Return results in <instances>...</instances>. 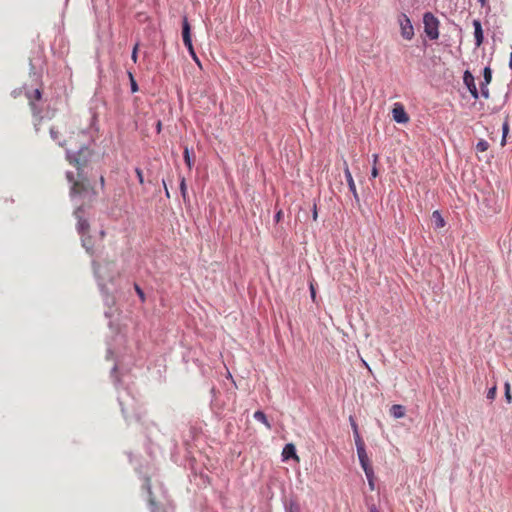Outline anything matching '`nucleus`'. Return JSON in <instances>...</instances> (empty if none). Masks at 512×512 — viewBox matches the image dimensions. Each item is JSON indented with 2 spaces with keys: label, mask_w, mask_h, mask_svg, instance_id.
<instances>
[{
  "label": "nucleus",
  "mask_w": 512,
  "mask_h": 512,
  "mask_svg": "<svg viewBox=\"0 0 512 512\" xmlns=\"http://www.w3.org/2000/svg\"><path fill=\"white\" fill-rule=\"evenodd\" d=\"M50 135L54 141L66 149V158L77 169V178L72 172L66 173V178L71 184L70 196H88L92 201L97 195L87 177L83 175V169L90 161L92 151L88 147L90 135L87 129L76 125V120L50 128Z\"/></svg>",
  "instance_id": "nucleus-1"
},
{
  "label": "nucleus",
  "mask_w": 512,
  "mask_h": 512,
  "mask_svg": "<svg viewBox=\"0 0 512 512\" xmlns=\"http://www.w3.org/2000/svg\"><path fill=\"white\" fill-rule=\"evenodd\" d=\"M424 32L430 40L439 38V20L431 13L423 15Z\"/></svg>",
  "instance_id": "nucleus-2"
},
{
  "label": "nucleus",
  "mask_w": 512,
  "mask_h": 512,
  "mask_svg": "<svg viewBox=\"0 0 512 512\" xmlns=\"http://www.w3.org/2000/svg\"><path fill=\"white\" fill-rule=\"evenodd\" d=\"M182 38H183L184 45L187 47V49L189 51V54L191 55L193 60L196 62V64L199 67H201L200 60L197 57V55H196V53L194 51L193 45H192L191 33H190V25H189L186 17L183 20Z\"/></svg>",
  "instance_id": "nucleus-3"
},
{
  "label": "nucleus",
  "mask_w": 512,
  "mask_h": 512,
  "mask_svg": "<svg viewBox=\"0 0 512 512\" xmlns=\"http://www.w3.org/2000/svg\"><path fill=\"white\" fill-rule=\"evenodd\" d=\"M113 263L98 264L95 266L96 276L103 282H112L115 278V271L113 270Z\"/></svg>",
  "instance_id": "nucleus-4"
},
{
  "label": "nucleus",
  "mask_w": 512,
  "mask_h": 512,
  "mask_svg": "<svg viewBox=\"0 0 512 512\" xmlns=\"http://www.w3.org/2000/svg\"><path fill=\"white\" fill-rule=\"evenodd\" d=\"M398 23L400 26L401 36L405 40H408V41L412 40L414 37V28H413L410 18L406 14L401 13L398 17Z\"/></svg>",
  "instance_id": "nucleus-5"
},
{
  "label": "nucleus",
  "mask_w": 512,
  "mask_h": 512,
  "mask_svg": "<svg viewBox=\"0 0 512 512\" xmlns=\"http://www.w3.org/2000/svg\"><path fill=\"white\" fill-rule=\"evenodd\" d=\"M28 97L30 99V106H31V110H32L33 116H34V127H35L36 132H38L39 126H40V123H41L43 117L39 116L36 105L33 103L32 98H34L35 100H40L41 99V91L39 89H35L32 92V94H30Z\"/></svg>",
  "instance_id": "nucleus-6"
},
{
  "label": "nucleus",
  "mask_w": 512,
  "mask_h": 512,
  "mask_svg": "<svg viewBox=\"0 0 512 512\" xmlns=\"http://www.w3.org/2000/svg\"><path fill=\"white\" fill-rule=\"evenodd\" d=\"M463 82L466 85V87L468 88V90H469L470 94L472 95V97L474 99H478L479 98V92H478V89H477L476 84H475L474 76L469 71H465L464 72Z\"/></svg>",
  "instance_id": "nucleus-7"
},
{
  "label": "nucleus",
  "mask_w": 512,
  "mask_h": 512,
  "mask_svg": "<svg viewBox=\"0 0 512 512\" xmlns=\"http://www.w3.org/2000/svg\"><path fill=\"white\" fill-rule=\"evenodd\" d=\"M393 119L397 123H407L409 121V117L404 110V107L401 104H396L392 110Z\"/></svg>",
  "instance_id": "nucleus-8"
},
{
  "label": "nucleus",
  "mask_w": 512,
  "mask_h": 512,
  "mask_svg": "<svg viewBox=\"0 0 512 512\" xmlns=\"http://www.w3.org/2000/svg\"><path fill=\"white\" fill-rule=\"evenodd\" d=\"M344 174H345V178L348 183L350 192L353 194L356 201H359V196H358V193L356 190V186H355L352 174L349 170V166H348V163L346 160H344Z\"/></svg>",
  "instance_id": "nucleus-9"
},
{
  "label": "nucleus",
  "mask_w": 512,
  "mask_h": 512,
  "mask_svg": "<svg viewBox=\"0 0 512 512\" xmlns=\"http://www.w3.org/2000/svg\"><path fill=\"white\" fill-rule=\"evenodd\" d=\"M472 24L474 27L475 45L476 47H480L484 40L481 22L478 19H474Z\"/></svg>",
  "instance_id": "nucleus-10"
},
{
  "label": "nucleus",
  "mask_w": 512,
  "mask_h": 512,
  "mask_svg": "<svg viewBox=\"0 0 512 512\" xmlns=\"http://www.w3.org/2000/svg\"><path fill=\"white\" fill-rule=\"evenodd\" d=\"M82 212V208H78L76 211H75V215L77 216L78 218V223H77V230L78 232L81 234V235H85L88 233L89 231V223L86 219H83L81 216H80V213Z\"/></svg>",
  "instance_id": "nucleus-11"
},
{
  "label": "nucleus",
  "mask_w": 512,
  "mask_h": 512,
  "mask_svg": "<svg viewBox=\"0 0 512 512\" xmlns=\"http://www.w3.org/2000/svg\"><path fill=\"white\" fill-rule=\"evenodd\" d=\"M282 456L284 460H287L289 458H294L298 460V456L296 454L295 446L292 443L286 444L282 451Z\"/></svg>",
  "instance_id": "nucleus-12"
},
{
  "label": "nucleus",
  "mask_w": 512,
  "mask_h": 512,
  "mask_svg": "<svg viewBox=\"0 0 512 512\" xmlns=\"http://www.w3.org/2000/svg\"><path fill=\"white\" fill-rule=\"evenodd\" d=\"M285 512H301L298 501L294 498H289L284 501Z\"/></svg>",
  "instance_id": "nucleus-13"
},
{
  "label": "nucleus",
  "mask_w": 512,
  "mask_h": 512,
  "mask_svg": "<svg viewBox=\"0 0 512 512\" xmlns=\"http://www.w3.org/2000/svg\"><path fill=\"white\" fill-rule=\"evenodd\" d=\"M390 413L397 419L402 418L405 415V408L402 405L394 404L390 409Z\"/></svg>",
  "instance_id": "nucleus-14"
},
{
  "label": "nucleus",
  "mask_w": 512,
  "mask_h": 512,
  "mask_svg": "<svg viewBox=\"0 0 512 512\" xmlns=\"http://www.w3.org/2000/svg\"><path fill=\"white\" fill-rule=\"evenodd\" d=\"M432 220L434 222L435 228H442L445 226V221L438 210H435L432 213Z\"/></svg>",
  "instance_id": "nucleus-15"
},
{
  "label": "nucleus",
  "mask_w": 512,
  "mask_h": 512,
  "mask_svg": "<svg viewBox=\"0 0 512 512\" xmlns=\"http://www.w3.org/2000/svg\"><path fill=\"white\" fill-rule=\"evenodd\" d=\"M253 417H254L255 420L263 423L268 429L271 428V424L268 421V419H267V417H266V415H265V413L263 411H260V410L256 411L254 413Z\"/></svg>",
  "instance_id": "nucleus-16"
},
{
  "label": "nucleus",
  "mask_w": 512,
  "mask_h": 512,
  "mask_svg": "<svg viewBox=\"0 0 512 512\" xmlns=\"http://www.w3.org/2000/svg\"><path fill=\"white\" fill-rule=\"evenodd\" d=\"M215 392H216V391H215V388L213 387V388L211 389V393L213 394V399H212V401H211V404H212V407H213V409L215 410V412H216L217 414H221V412H222V410H223V407H222L221 405H219V404H218L217 398H216V396H215Z\"/></svg>",
  "instance_id": "nucleus-17"
},
{
  "label": "nucleus",
  "mask_w": 512,
  "mask_h": 512,
  "mask_svg": "<svg viewBox=\"0 0 512 512\" xmlns=\"http://www.w3.org/2000/svg\"><path fill=\"white\" fill-rule=\"evenodd\" d=\"M508 132H509V123H508V120L506 119L502 125V141H501L502 146H504L506 143V137H507Z\"/></svg>",
  "instance_id": "nucleus-18"
},
{
  "label": "nucleus",
  "mask_w": 512,
  "mask_h": 512,
  "mask_svg": "<svg viewBox=\"0 0 512 512\" xmlns=\"http://www.w3.org/2000/svg\"><path fill=\"white\" fill-rule=\"evenodd\" d=\"M489 148V144L486 140H483L481 139L480 141H478V143L476 144V150L478 152H485L487 151Z\"/></svg>",
  "instance_id": "nucleus-19"
},
{
  "label": "nucleus",
  "mask_w": 512,
  "mask_h": 512,
  "mask_svg": "<svg viewBox=\"0 0 512 512\" xmlns=\"http://www.w3.org/2000/svg\"><path fill=\"white\" fill-rule=\"evenodd\" d=\"M488 85H489V83H486V82L480 83V93H481L482 97H484L485 99L489 98Z\"/></svg>",
  "instance_id": "nucleus-20"
},
{
  "label": "nucleus",
  "mask_w": 512,
  "mask_h": 512,
  "mask_svg": "<svg viewBox=\"0 0 512 512\" xmlns=\"http://www.w3.org/2000/svg\"><path fill=\"white\" fill-rule=\"evenodd\" d=\"M491 80H492V71L489 67H485L483 70V81L482 82H486V83L490 84Z\"/></svg>",
  "instance_id": "nucleus-21"
},
{
  "label": "nucleus",
  "mask_w": 512,
  "mask_h": 512,
  "mask_svg": "<svg viewBox=\"0 0 512 512\" xmlns=\"http://www.w3.org/2000/svg\"><path fill=\"white\" fill-rule=\"evenodd\" d=\"M357 455H358L359 461H363V460H367L368 459V455H367L365 446L357 448Z\"/></svg>",
  "instance_id": "nucleus-22"
},
{
  "label": "nucleus",
  "mask_w": 512,
  "mask_h": 512,
  "mask_svg": "<svg viewBox=\"0 0 512 512\" xmlns=\"http://www.w3.org/2000/svg\"><path fill=\"white\" fill-rule=\"evenodd\" d=\"M353 435H354V439H355L356 449L359 447H364L365 444H364L362 437L360 436V433L356 432Z\"/></svg>",
  "instance_id": "nucleus-23"
},
{
  "label": "nucleus",
  "mask_w": 512,
  "mask_h": 512,
  "mask_svg": "<svg viewBox=\"0 0 512 512\" xmlns=\"http://www.w3.org/2000/svg\"><path fill=\"white\" fill-rule=\"evenodd\" d=\"M128 76H129V79H130V83H131V90L132 92H137L138 91V85L134 79V76L131 72H128Z\"/></svg>",
  "instance_id": "nucleus-24"
},
{
  "label": "nucleus",
  "mask_w": 512,
  "mask_h": 512,
  "mask_svg": "<svg viewBox=\"0 0 512 512\" xmlns=\"http://www.w3.org/2000/svg\"><path fill=\"white\" fill-rule=\"evenodd\" d=\"M184 159H185V163L187 164L188 168L191 169V167H192V159L190 157L189 150H188L187 147L184 150Z\"/></svg>",
  "instance_id": "nucleus-25"
},
{
  "label": "nucleus",
  "mask_w": 512,
  "mask_h": 512,
  "mask_svg": "<svg viewBox=\"0 0 512 512\" xmlns=\"http://www.w3.org/2000/svg\"><path fill=\"white\" fill-rule=\"evenodd\" d=\"M364 472H370L372 466L370 465L369 458L367 460L359 461Z\"/></svg>",
  "instance_id": "nucleus-26"
},
{
  "label": "nucleus",
  "mask_w": 512,
  "mask_h": 512,
  "mask_svg": "<svg viewBox=\"0 0 512 512\" xmlns=\"http://www.w3.org/2000/svg\"><path fill=\"white\" fill-rule=\"evenodd\" d=\"M364 472H370L372 466L370 465L369 458L367 460L359 461Z\"/></svg>",
  "instance_id": "nucleus-27"
},
{
  "label": "nucleus",
  "mask_w": 512,
  "mask_h": 512,
  "mask_svg": "<svg viewBox=\"0 0 512 512\" xmlns=\"http://www.w3.org/2000/svg\"><path fill=\"white\" fill-rule=\"evenodd\" d=\"M497 388L496 386L491 387L487 392V399L493 400L496 396Z\"/></svg>",
  "instance_id": "nucleus-28"
},
{
  "label": "nucleus",
  "mask_w": 512,
  "mask_h": 512,
  "mask_svg": "<svg viewBox=\"0 0 512 512\" xmlns=\"http://www.w3.org/2000/svg\"><path fill=\"white\" fill-rule=\"evenodd\" d=\"M505 398L510 403L512 400L510 393V384L508 382L505 383Z\"/></svg>",
  "instance_id": "nucleus-29"
},
{
  "label": "nucleus",
  "mask_w": 512,
  "mask_h": 512,
  "mask_svg": "<svg viewBox=\"0 0 512 512\" xmlns=\"http://www.w3.org/2000/svg\"><path fill=\"white\" fill-rule=\"evenodd\" d=\"M350 420V423H351V427H352V430H353V434L356 433V432H359L358 431V425L357 423L355 422L354 418L352 416H350L349 418Z\"/></svg>",
  "instance_id": "nucleus-30"
},
{
  "label": "nucleus",
  "mask_w": 512,
  "mask_h": 512,
  "mask_svg": "<svg viewBox=\"0 0 512 512\" xmlns=\"http://www.w3.org/2000/svg\"><path fill=\"white\" fill-rule=\"evenodd\" d=\"M137 49H138V45L136 44V45L134 46V48H133L132 56H131V57H132V60H133L134 62H136V61H137Z\"/></svg>",
  "instance_id": "nucleus-31"
},
{
  "label": "nucleus",
  "mask_w": 512,
  "mask_h": 512,
  "mask_svg": "<svg viewBox=\"0 0 512 512\" xmlns=\"http://www.w3.org/2000/svg\"><path fill=\"white\" fill-rule=\"evenodd\" d=\"M365 475L367 477V480H374V471L373 468L370 469V472H365Z\"/></svg>",
  "instance_id": "nucleus-32"
},
{
  "label": "nucleus",
  "mask_w": 512,
  "mask_h": 512,
  "mask_svg": "<svg viewBox=\"0 0 512 512\" xmlns=\"http://www.w3.org/2000/svg\"><path fill=\"white\" fill-rule=\"evenodd\" d=\"M378 174H379V173H378V169H377V167H376V166H373V167H372V170H371V176H372L373 178H376V177L378 176Z\"/></svg>",
  "instance_id": "nucleus-33"
},
{
  "label": "nucleus",
  "mask_w": 512,
  "mask_h": 512,
  "mask_svg": "<svg viewBox=\"0 0 512 512\" xmlns=\"http://www.w3.org/2000/svg\"><path fill=\"white\" fill-rule=\"evenodd\" d=\"M478 2L480 3L481 7L489 8L488 0H478Z\"/></svg>",
  "instance_id": "nucleus-34"
},
{
  "label": "nucleus",
  "mask_w": 512,
  "mask_h": 512,
  "mask_svg": "<svg viewBox=\"0 0 512 512\" xmlns=\"http://www.w3.org/2000/svg\"><path fill=\"white\" fill-rule=\"evenodd\" d=\"M282 218V211L279 210L276 214H275V221L276 222H279Z\"/></svg>",
  "instance_id": "nucleus-35"
},
{
  "label": "nucleus",
  "mask_w": 512,
  "mask_h": 512,
  "mask_svg": "<svg viewBox=\"0 0 512 512\" xmlns=\"http://www.w3.org/2000/svg\"><path fill=\"white\" fill-rule=\"evenodd\" d=\"M136 173H137V176H138V178H139V182H140V183H143V175H142L141 170L136 169Z\"/></svg>",
  "instance_id": "nucleus-36"
},
{
  "label": "nucleus",
  "mask_w": 512,
  "mask_h": 512,
  "mask_svg": "<svg viewBox=\"0 0 512 512\" xmlns=\"http://www.w3.org/2000/svg\"><path fill=\"white\" fill-rule=\"evenodd\" d=\"M372 158H373V166H376L377 162H378V154H373L372 155Z\"/></svg>",
  "instance_id": "nucleus-37"
},
{
  "label": "nucleus",
  "mask_w": 512,
  "mask_h": 512,
  "mask_svg": "<svg viewBox=\"0 0 512 512\" xmlns=\"http://www.w3.org/2000/svg\"><path fill=\"white\" fill-rule=\"evenodd\" d=\"M369 512H379V511H378L377 507L374 504H372L371 506H369Z\"/></svg>",
  "instance_id": "nucleus-38"
},
{
  "label": "nucleus",
  "mask_w": 512,
  "mask_h": 512,
  "mask_svg": "<svg viewBox=\"0 0 512 512\" xmlns=\"http://www.w3.org/2000/svg\"><path fill=\"white\" fill-rule=\"evenodd\" d=\"M155 129H156L157 133H160V120H158V121L155 123Z\"/></svg>",
  "instance_id": "nucleus-39"
},
{
  "label": "nucleus",
  "mask_w": 512,
  "mask_h": 512,
  "mask_svg": "<svg viewBox=\"0 0 512 512\" xmlns=\"http://www.w3.org/2000/svg\"><path fill=\"white\" fill-rule=\"evenodd\" d=\"M135 288H136V291L139 294V296L143 299V292H142V290L137 285L135 286Z\"/></svg>",
  "instance_id": "nucleus-40"
},
{
  "label": "nucleus",
  "mask_w": 512,
  "mask_h": 512,
  "mask_svg": "<svg viewBox=\"0 0 512 512\" xmlns=\"http://www.w3.org/2000/svg\"><path fill=\"white\" fill-rule=\"evenodd\" d=\"M313 219L316 220L317 219V209H316V205H314V209H313Z\"/></svg>",
  "instance_id": "nucleus-41"
},
{
  "label": "nucleus",
  "mask_w": 512,
  "mask_h": 512,
  "mask_svg": "<svg viewBox=\"0 0 512 512\" xmlns=\"http://www.w3.org/2000/svg\"><path fill=\"white\" fill-rule=\"evenodd\" d=\"M369 486L371 490H374V480H368Z\"/></svg>",
  "instance_id": "nucleus-42"
},
{
  "label": "nucleus",
  "mask_w": 512,
  "mask_h": 512,
  "mask_svg": "<svg viewBox=\"0 0 512 512\" xmlns=\"http://www.w3.org/2000/svg\"><path fill=\"white\" fill-rule=\"evenodd\" d=\"M509 68L512 69V52L510 53L509 57Z\"/></svg>",
  "instance_id": "nucleus-43"
},
{
  "label": "nucleus",
  "mask_w": 512,
  "mask_h": 512,
  "mask_svg": "<svg viewBox=\"0 0 512 512\" xmlns=\"http://www.w3.org/2000/svg\"><path fill=\"white\" fill-rule=\"evenodd\" d=\"M100 183H101V186L104 187L105 185V179L103 176L100 177Z\"/></svg>",
  "instance_id": "nucleus-44"
},
{
  "label": "nucleus",
  "mask_w": 512,
  "mask_h": 512,
  "mask_svg": "<svg viewBox=\"0 0 512 512\" xmlns=\"http://www.w3.org/2000/svg\"><path fill=\"white\" fill-rule=\"evenodd\" d=\"M149 501H150V504H151L152 506H155V501H154V499L150 498V500H149Z\"/></svg>",
  "instance_id": "nucleus-45"
},
{
  "label": "nucleus",
  "mask_w": 512,
  "mask_h": 512,
  "mask_svg": "<svg viewBox=\"0 0 512 512\" xmlns=\"http://www.w3.org/2000/svg\"><path fill=\"white\" fill-rule=\"evenodd\" d=\"M162 185L164 186V188H165V190H166V193L168 194V190H167V188H166V186H165V182H164L163 180H162Z\"/></svg>",
  "instance_id": "nucleus-46"
},
{
  "label": "nucleus",
  "mask_w": 512,
  "mask_h": 512,
  "mask_svg": "<svg viewBox=\"0 0 512 512\" xmlns=\"http://www.w3.org/2000/svg\"><path fill=\"white\" fill-rule=\"evenodd\" d=\"M147 487H148L149 494H151V487H150L149 483H147Z\"/></svg>",
  "instance_id": "nucleus-47"
},
{
  "label": "nucleus",
  "mask_w": 512,
  "mask_h": 512,
  "mask_svg": "<svg viewBox=\"0 0 512 512\" xmlns=\"http://www.w3.org/2000/svg\"><path fill=\"white\" fill-rule=\"evenodd\" d=\"M311 294H312V297H314V295H315V292H314V289H313V287H311Z\"/></svg>",
  "instance_id": "nucleus-48"
},
{
  "label": "nucleus",
  "mask_w": 512,
  "mask_h": 512,
  "mask_svg": "<svg viewBox=\"0 0 512 512\" xmlns=\"http://www.w3.org/2000/svg\"><path fill=\"white\" fill-rule=\"evenodd\" d=\"M181 189L184 190V182L181 183Z\"/></svg>",
  "instance_id": "nucleus-49"
},
{
  "label": "nucleus",
  "mask_w": 512,
  "mask_h": 512,
  "mask_svg": "<svg viewBox=\"0 0 512 512\" xmlns=\"http://www.w3.org/2000/svg\"><path fill=\"white\" fill-rule=\"evenodd\" d=\"M152 512H155V510L153 509Z\"/></svg>",
  "instance_id": "nucleus-50"
}]
</instances>
